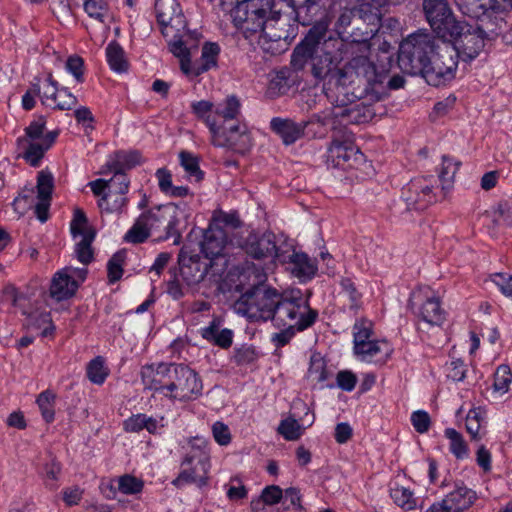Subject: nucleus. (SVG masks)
Returning <instances> with one entry per match:
<instances>
[{
	"instance_id": "nucleus-1",
	"label": "nucleus",
	"mask_w": 512,
	"mask_h": 512,
	"mask_svg": "<svg viewBox=\"0 0 512 512\" xmlns=\"http://www.w3.org/2000/svg\"><path fill=\"white\" fill-rule=\"evenodd\" d=\"M292 13L297 22L303 26L315 24L309 29L304 39L294 48L291 55V66L296 71H301L309 66L311 75L317 81L327 78L334 79L338 86V72L343 60L342 39L327 36L328 23L316 21L324 14L322 0H288Z\"/></svg>"
},
{
	"instance_id": "nucleus-2",
	"label": "nucleus",
	"mask_w": 512,
	"mask_h": 512,
	"mask_svg": "<svg viewBox=\"0 0 512 512\" xmlns=\"http://www.w3.org/2000/svg\"><path fill=\"white\" fill-rule=\"evenodd\" d=\"M267 275L255 270V283L251 285L233 305L234 311L251 321L272 320L274 325L296 323V313L306 310V300L300 290L279 293L265 284Z\"/></svg>"
},
{
	"instance_id": "nucleus-3",
	"label": "nucleus",
	"mask_w": 512,
	"mask_h": 512,
	"mask_svg": "<svg viewBox=\"0 0 512 512\" xmlns=\"http://www.w3.org/2000/svg\"><path fill=\"white\" fill-rule=\"evenodd\" d=\"M233 22L246 38L258 34V44L268 53L283 50L288 38V25L274 0H245L232 11Z\"/></svg>"
},
{
	"instance_id": "nucleus-4",
	"label": "nucleus",
	"mask_w": 512,
	"mask_h": 512,
	"mask_svg": "<svg viewBox=\"0 0 512 512\" xmlns=\"http://www.w3.org/2000/svg\"><path fill=\"white\" fill-rule=\"evenodd\" d=\"M182 214L179 207L173 203L158 206L142 213L128 230L124 239L129 243H143L151 231L165 232V239L174 238V244H179L181 234L178 230L179 216Z\"/></svg>"
},
{
	"instance_id": "nucleus-5",
	"label": "nucleus",
	"mask_w": 512,
	"mask_h": 512,
	"mask_svg": "<svg viewBox=\"0 0 512 512\" xmlns=\"http://www.w3.org/2000/svg\"><path fill=\"white\" fill-rule=\"evenodd\" d=\"M382 78V74L377 72L375 64L366 55H357L338 72V86L335 90H338L339 95L347 97L351 91L349 86L357 84L358 89L367 94L371 93V98L379 101L380 89H383Z\"/></svg>"
},
{
	"instance_id": "nucleus-6",
	"label": "nucleus",
	"mask_w": 512,
	"mask_h": 512,
	"mask_svg": "<svg viewBox=\"0 0 512 512\" xmlns=\"http://www.w3.org/2000/svg\"><path fill=\"white\" fill-rule=\"evenodd\" d=\"M198 46V34L194 32L184 40H177L171 45V53L179 59L180 69L188 78H195L217 67L220 47L215 42H206L202 47L199 60L191 62V53Z\"/></svg>"
},
{
	"instance_id": "nucleus-7",
	"label": "nucleus",
	"mask_w": 512,
	"mask_h": 512,
	"mask_svg": "<svg viewBox=\"0 0 512 512\" xmlns=\"http://www.w3.org/2000/svg\"><path fill=\"white\" fill-rule=\"evenodd\" d=\"M457 65V49L454 44L437 39L421 75L429 85H444L454 79Z\"/></svg>"
},
{
	"instance_id": "nucleus-8",
	"label": "nucleus",
	"mask_w": 512,
	"mask_h": 512,
	"mask_svg": "<svg viewBox=\"0 0 512 512\" xmlns=\"http://www.w3.org/2000/svg\"><path fill=\"white\" fill-rule=\"evenodd\" d=\"M435 45L436 40L428 34L410 35L400 44L399 67L410 75L421 74Z\"/></svg>"
},
{
	"instance_id": "nucleus-9",
	"label": "nucleus",
	"mask_w": 512,
	"mask_h": 512,
	"mask_svg": "<svg viewBox=\"0 0 512 512\" xmlns=\"http://www.w3.org/2000/svg\"><path fill=\"white\" fill-rule=\"evenodd\" d=\"M335 107L332 115L340 118L345 124H361L372 120L376 116V109L368 102V95L359 91L357 94L354 89L349 91L347 97L339 95L335 90Z\"/></svg>"
},
{
	"instance_id": "nucleus-10",
	"label": "nucleus",
	"mask_w": 512,
	"mask_h": 512,
	"mask_svg": "<svg viewBox=\"0 0 512 512\" xmlns=\"http://www.w3.org/2000/svg\"><path fill=\"white\" fill-rule=\"evenodd\" d=\"M155 12L170 51L174 42H177V40L185 41L194 33L186 29V19L176 0H156Z\"/></svg>"
},
{
	"instance_id": "nucleus-11",
	"label": "nucleus",
	"mask_w": 512,
	"mask_h": 512,
	"mask_svg": "<svg viewBox=\"0 0 512 512\" xmlns=\"http://www.w3.org/2000/svg\"><path fill=\"white\" fill-rule=\"evenodd\" d=\"M455 4L463 15L476 19L491 33H496L505 22L506 5L499 0H489L488 5L481 0H458Z\"/></svg>"
},
{
	"instance_id": "nucleus-12",
	"label": "nucleus",
	"mask_w": 512,
	"mask_h": 512,
	"mask_svg": "<svg viewBox=\"0 0 512 512\" xmlns=\"http://www.w3.org/2000/svg\"><path fill=\"white\" fill-rule=\"evenodd\" d=\"M239 115L226 120L211 133L212 144L224 147L240 154H245L252 147L250 133L245 124L238 120Z\"/></svg>"
},
{
	"instance_id": "nucleus-13",
	"label": "nucleus",
	"mask_w": 512,
	"mask_h": 512,
	"mask_svg": "<svg viewBox=\"0 0 512 512\" xmlns=\"http://www.w3.org/2000/svg\"><path fill=\"white\" fill-rule=\"evenodd\" d=\"M240 102L234 95L226 97L222 102L214 104L210 101L201 100L192 103L193 113L202 120L212 133L219 125L226 120L240 115Z\"/></svg>"
},
{
	"instance_id": "nucleus-14",
	"label": "nucleus",
	"mask_w": 512,
	"mask_h": 512,
	"mask_svg": "<svg viewBox=\"0 0 512 512\" xmlns=\"http://www.w3.org/2000/svg\"><path fill=\"white\" fill-rule=\"evenodd\" d=\"M202 392V382L197 373L183 364H174L166 397L180 401L197 398Z\"/></svg>"
},
{
	"instance_id": "nucleus-15",
	"label": "nucleus",
	"mask_w": 512,
	"mask_h": 512,
	"mask_svg": "<svg viewBox=\"0 0 512 512\" xmlns=\"http://www.w3.org/2000/svg\"><path fill=\"white\" fill-rule=\"evenodd\" d=\"M210 468V458L205 450H190L181 463V472L172 481L177 488L189 483L203 486L207 483V474Z\"/></svg>"
},
{
	"instance_id": "nucleus-16",
	"label": "nucleus",
	"mask_w": 512,
	"mask_h": 512,
	"mask_svg": "<svg viewBox=\"0 0 512 512\" xmlns=\"http://www.w3.org/2000/svg\"><path fill=\"white\" fill-rule=\"evenodd\" d=\"M423 9L431 28L441 37L460 33V22H457L447 0H424Z\"/></svg>"
},
{
	"instance_id": "nucleus-17",
	"label": "nucleus",
	"mask_w": 512,
	"mask_h": 512,
	"mask_svg": "<svg viewBox=\"0 0 512 512\" xmlns=\"http://www.w3.org/2000/svg\"><path fill=\"white\" fill-rule=\"evenodd\" d=\"M460 33L451 36L456 39L454 47L457 49V58L461 55L465 60H472L476 58L483 50L485 45V38L487 29H483L481 24H478L476 29H467L460 24Z\"/></svg>"
},
{
	"instance_id": "nucleus-18",
	"label": "nucleus",
	"mask_w": 512,
	"mask_h": 512,
	"mask_svg": "<svg viewBox=\"0 0 512 512\" xmlns=\"http://www.w3.org/2000/svg\"><path fill=\"white\" fill-rule=\"evenodd\" d=\"M174 363L145 365L141 369L142 383L146 389L166 396Z\"/></svg>"
},
{
	"instance_id": "nucleus-19",
	"label": "nucleus",
	"mask_w": 512,
	"mask_h": 512,
	"mask_svg": "<svg viewBox=\"0 0 512 512\" xmlns=\"http://www.w3.org/2000/svg\"><path fill=\"white\" fill-rule=\"evenodd\" d=\"M247 255L255 259H274L278 257L275 236L272 233L259 235L250 233L242 244Z\"/></svg>"
},
{
	"instance_id": "nucleus-20",
	"label": "nucleus",
	"mask_w": 512,
	"mask_h": 512,
	"mask_svg": "<svg viewBox=\"0 0 512 512\" xmlns=\"http://www.w3.org/2000/svg\"><path fill=\"white\" fill-rule=\"evenodd\" d=\"M363 159V154L351 142L333 140L328 147V160L335 167H353Z\"/></svg>"
},
{
	"instance_id": "nucleus-21",
	"label": "nucleus",
	"mask_w": 512,
	"mask_h": 512,
	"mask_svg": "<svg viewBox=\"0 0 512 512\" xmlns=\"http://www.w3.org/2000/svg\"><path fill=\"white\" fill-rule=\"evenodd\" d=\"M75 272L76 269L65 267L53 275L49 288L51 298L59 302L71 298L76 293L78 283L73 278Z\"/></svg>"
},
{
	"instance_id": "nucleus-22",
	"label": "nucleus",
	"mask_w": 512,
	"mask_h": 512,
	"mask_svg": "<svg viewBox=\"0 0 512 512\" xmlns=\"http://www.w3.org/2000/svg\"><path fill=\"white\" fill-rule=\"evenodd\" d=\"M311 121L296 122L290 118L274 117L270 121L271 130L278 135L283 144L291 145L301 139L305 134V129Z\"/></svg>"
},
{
	"instance_id": "nucleus-23",
	"label": "nucleus",
	"mask_w": 512,
	"mask_h": 512,
	"mask_svg": "<svg viewBox=\"0 0 512 512\" xmlns=\"http://www.w3.org/2000/svg\"><path fill=\"white\" fill-rule=\"evenodd\" d=\"M317 312L312 310L308 303L306 302V310L301 311V313H296L295 322L291 326L289 325H276L279 328H283L279 333H276L272 337V341L275 343L277 347H282L286 345L291 338L294 336L295 329L297 331H303L306 328L310 327L316 320Z\"/></svg>"
},
{
	"instance_id": "nucleus-24",
	"label": "nucleus",
	"mask_w": 512,
	"mask_h": 512,
	"mask_svg": "<svg viewBox=\"0 0 512 512\" xmlns=\"http://www.w3.org/2000/svg\"><path fill=\"white\" fill-rule=\"evenodd\" d=\"M227 245V233L222 226L210 224L200 242L201 252L206 258L214 259L223 255Z\"/></svg>"
},
{
	"instance_id": "nucleus-25",
	"label": "nucleus",
	"mask_w": 512,
	"mask_h": 512,
	"mask_svg": "<svg viewBox=\"0 0 512 512\" xmlns=\"http://www.w3.org/2000/svg\"><path fill=\"white\" fill-rule=\"evenodd\" d=\"M36 187L38 203L35 206V214L41 222H45L48 219V209L54 188V177L52 173L45 170L40 171L38 173Z\"/></svg>"
},
{
	"instance_id": "nucleus-26",
	"label": "nucleus",
	"mask_w": 512,
	"mask_h": 512,
	"mask_svg": "<svg viewBox=\"0 0 512 512\" xmlns=\"http://www.w3.org/2000/svg\"><path fill=\"white\" fill-rule=\"evenodd\" d=\"M476 492L463 483H456L455 488L443 499L447 512H463L476 501Z\"/></svg>"
},
{
	"instance_id": "nucleus-27",
	"label": "nucleus",
	"mask_w": 512,
	"mask_h": 512,
	"mask_svg": "<svg viewBox=\"0 0 512 512\" xmlns=\"http://www.w3.org/2000/svg\"><path fill=\"white\" fill-rule=\"evenodd\" d=\"M57 134V132H48L46 133V138H43L42 140H18L19 145L24 149L23 157L31 166L36 167L39 165L44 153L54 143Z\"/></svg>"
},
{
	"instance_id": "nucleus-28",
	"label": "nucleus",
	"mask_w": 512,
	"mask_h": 512,
	"mask_svg": "<svg viewBox=\"0 0 512 512\" xmlns=\"http://www.w3.org/2000/svg\"><path fill=\"white\" fill-rule=\"evenodd\" d=\"M180 278L188 286L201 282L208 273V264L201 262L198 258L188 259L179 257Z\"/></svg>"
},
{
	"instance_id": "nucleus-29",
	"label": "nucleus",
	"mask_w": 512,
	"mask_h": 512,
	"mask_svg": "<svg viewBox=\"0 0 512 512\" xmlns=\"http://www.w3.org/2000/svg\"><path fill=\"white\" fill-rule=\"evenodd\" d=\"M355 355L360 357L363 361H372L374 358L379 357V360L385 362L392 354L393 348L385 341L370 340L364 344L353 348Z\"/></svg>"
},
{
	"instance_id": "nucleus-30",
	"label": "nucleus",
	"mask_w": 512,
	"mask_h": 512,
	"mask_svg": "<svg viewBox=\"0 0 512 512\" xmlns=\"http://www.w3.org/2000/svg\"><path fill=\"white\" fill-rule=\"evenodd\" d=\"M290 263L292 264V274L301 281L310 280L317 272L316 261L305 253L294 252L290 256Z\"/></svg>"
},
{
	"instance_id": "nucleus-31",
	"label": "nucleus",
	"mask_w": 512,
	"mask_h": 512,
	"mask_svg": "<svg viewBox=\"0 0 512 512\" xmlns=\"http://www.w3.org/2000/svg\"><path fill=\"white\" fill-rule=\"evenodd\" d=\"M129 200L126 195L107 190L98 200L101 213L122 214Z\"/></svg>"
},
{
	"instance_id": "nucleus-32",
	"label": "nucleus",
	"mask_w": 512,
	"mask_h": 512,
	"mask_svg": "<svg viewBox=\"0 0 512 512\" xmlns=\"http://www.w3.org/2000/svg\"><path fill=\"white\" fill-rule=\"evenodd\" d=\"M201 335L207 341L224 349L229 348L232 344V331L229 329L219 330V324L216 320H213L209 326L202 328Z\"/></svg>"
},
{
	"instance_id": "nucleus-33",
	"label": "nucleus",
	"mask_w": 512,
	"mask_h": 512,
	"mask_svg": "<svg viewBox=\"0 0 512 512\" xmlns=\"http://www.w3.org/2000/svg\"><path fill=\"white\" fill-rule=\"evenodd\" d=\"M419 315L423 321L430 325H441L445 320V312L441 308L437 297L428 298L421 306Z\"/></svg>"
},
{
	"instance_id": "nucleus-34",
	"label": "nucleus",
	"mask_w": 512,
	"mask_h": 512,
	"mask_svg": "<svg viewBox=\"0 0 512 512\" xmlns=\"http://www.w3.org/2000/svg\"><path fill=\"white\" fill-rule=\"evenodd\" d=\"M142 161L141 154L138 151L116 152L114 158L107 162L110 171L124 172L139 165Z\"/></svg>"
},
{
	"instance_id": "nucleus-35",
	"label": "nucleus",
	"mask_w": 512,
	"mask_h": 512,
	"mask_svg": "<svg viewBox=\"0 0 512 512\" xmlns=\"http://www.w3.org/2000/svg\"><path fill=\"white\" fill-rule=\"evenodd\" d=\"M33 90L34 94L41 97V101L44 105L51 107L56 102L60 89H58L57 82L53 79L52 74L49 73L43 83V87L38 83H34Z\"/></svg>"
},
{
	"instance_id": "nucleus-36",
	"label": "nucleus",
	"mask_w": 512,
	"mask_h": 512,
	"mask_svg": "<svg viewBox=\"0 0 512 512\" xmlns=\"http://www.w3.org/2000/svg\"><path fill=\"white\" fill-rule=\"evenodd\" d=\"M107 62L115 72H125L128 69V62L125 59L122 47L115 41L108 44L106 48Z\"/></svg>"
},
{
	"instance_id": "nucleus-37",
	"label": "nucleus",
	"mask_w": 512,
	"mask_h": 512,
	"mask_svg": "<svg viewBox=\"0 0 512 512\" xmlns=\"http://www.w3.org/2000/svg\"><path fill=\"white\" fill-rule=\"evenodd\" d=\"M288 79L289 71L287 69H282L276 72L269 82L267 88V95L270 98H277L281 95L286 94L290 89Z\"/></svg>"
},
{
	"instance_id": "nucleus-38",
	"label": "nucleus",
	"mask_w": 512,
	"mask_h": 512,
	"mask_svg": "<svg viewBox=\"0 0 512 512\" xmlns=\"http://www.w3.org/2000/svg\"><path fill=\"white\" fill-rule=\"evenodd\" d=\"M86 373L92 383L97 385L103 384L109 375V370L105 366L103 357L97 356L92 359L87 365Z\"/></svg>"
},
{
	"instance_id": "nucleus-39",
	"label": "nucleus",
	"mask_w": 512,
	"mask_h": 512,
	"mask_svg": "<svg viewBox=\"0 0 512 512\" xmlns=\"http://www.w3.org/2000/svg\"><path fill=\"white\" fill-rule=\"evenodd\" d=\"M390 496L393 502L400 508L410 511L416 507V498L411 490L405 487L396 486L391 488Z\"/></svg>"
},
{
	"instance_id": "nucleus-40",
	"label": "nucleus",
	"mask_w": 512,
	"mask_h": 512,
	"mask_svg": "<svg viewBox=\"0 0 512 512\" xmlns=\"http://www.w3.org/2000/svg\"><path fill=\"white\" fill-rule=\"evenodd\" d=\"M409 190L417 194V197H408L407 200L418 204V208H424L427 204L435 201V197L432 194V187L429 185H422L420 182H413L411 183Z\"/></svg>"
},
{
	"instance_id": "nucleus-41",
	"label": "nucleus",
	"mask_w": 512,
	"mask_h": 512,
	"mask_svg": "<svg viewBox=\"0 0 512 512\" xmlns=\"http://www.w3.org/2000/svg\"><path fill=\"white\" fill-rule=\"evenodd\" d=\"M84 11L89 17L103 23L109 16V9L106 0H83Z\"/></svg>"
},
{
	"instance_id": "nucleus-42",
	"label": "nucleus",
	"mask_w": 512,
	"mask_h": 512,
	"mask_svg": "<svg viewBox=\"0 0 512 512\" xmlns=\"http://www.w3.org/2000/svg\"><path fill=\"white\" fill-rule=\"evenodd\" d=\"M56 395L50 390L43 391L37 397V404L41 411V414L47 423H50L54 420V404H55Z\"/></svg>"
},
{
	"instance_id": "nucleus-43",
	"label": "nucleus",
	"mask_w": 512,
	"mask_h": 512,
	"mask_svg": "<svg viewBox=\"0 0 512 512\" xmlns=\"http://www.w3.org/2000/svg\"><path fill=\"white\" fill-rule=\"evenodd\" d=\"M95 233L89 232L82 237V239L76 244L75 253L77 259L87 265L93 259V250L91 244L94 240Z\"/></svg>"
},
{
	"instance_id": "nucleus-44",
	"label": "nucleus",
	"mask_w": 512,
	"mask_h": 512,
	"mask_svg": "<svg viewBox=\"0 0 512 512\" xmlns=\"http://www.w3.org/2000/svg\"><path fill=\"white\" fill-rule=\"evenodd\" d=\"M343 297L349 301V309L358 311L361 307V293L358 292L355 284L349 278H344L340 282Z\"/></svg>"
},
{
	"instance_id": "nucleus-45",
	"label": "nucleus",
	"mask_w": 512,
	"mask_h": 512,
	"mask_svg": "<svg viewBox=\"0 0 512 512\" xmlns=\"http://www.w3.org/2000/svg\"><path fill=\"white\" fill-rule=\"evenodd\" d=\"M180 163L189 177H193L195 181H200L203 178V172L200 170L198 159L187 151H182L179 154Z\"/></svg>"
},
{
	"instance_id": "nucleus-46",
	"label": "nucleus",
	"mask_w": 512,
	"mask_h": 512,
	"mask_svg": "<svg viewBox=\"0 0 512 512\" xmlns=\"http://www.w3.org/2000/svg\"><path fill=\"white\" fill-rule=\"evenodd\" d=\"M308 374L309 377L316 382H324L330 377L326 362L319 355H313L311 357Z\"/></svg>"
},
{
	"instance_id": "nucleus-47",
	"label": "nucleus",
	"mask_w": 512,
	"mask_h": 512,
	"mask_svg": "<svg viewBox=\"0 0 512 512\" xmlns=\"http://www.w3.org/2000/svg\"><path fill=\"white\" fill-rule=\"evenodd\" d=\"M118 490L126 495L140 493L143 490L144 482L130 474L122 475L118 478Z\"/></svg>"
},
{
	"instance_id": "nucleus-48",
	"label": "nucleus",
	"mask_w": 512,
	"mask_h": 512,
	"mask_svg": "<svg viewBox=\"0 0 512 512\" xmlns=\"http://www.w3.org/2000/svg\"><path fill=\"white\" fill-rule=\"evenodd\" d=\"M442 167L439 173V179L442 183V190L448 191L454 181L455 174L458 170V163H453L451 159L443 156Z\"/></svg>"
},
{
	"instance_id": "nucleus-49",
	"label": "nucleus",
	"mask_w": 512,
	"mask_h": 512,
	"mask_svg": "<svg viewBox=\"0 0 512 512\" xmlns=\"http://www.w3.org/2000/svg\"><path fill=\"white\" fill-rule=\"evenodd\" d=\"M493 222L496 225L501 223L512 225V202L501 201L492 210Z\"/></svg>"
},
{
	"instance_id": "nucleus-50",
	"label": "nucleus",
	"mask_w": 512,
	"mask_h": 512,
	"mask_svg": "<svg viewBox=\"0 0 512 512\" xmlns=\"http://www.w3.org/2000/svg\"><path fill=\"white\" fill-rule=\"evenodd\" d=\"M302 430V426L293 418L282 420L278 427V432L287 440L298 439L302 434Z\"/></svg>"
},
{
	"instance_id": "nucleus-51",
	"label": "nucleus",
	"mask_w": 512,
	"mask_h": 512,
	"mask_svg": "<svg viewBox=\"0 0 512 512\" xmlns=\"http://www.w3.org/2000/svg\"><path fill=\"white\" fill-rule=\"evenodd\" d=\"M113 177L107 180V190H112L113 192L127 195L130 180L126 173L113 171Z\"/></svg>"
},
{
	"instance_id": "nucleus-52",
	"label": "nucleus",
	"mask_w": 512,
	"mask_h": 512,
	"mask_svg": "<svg viewBox=\"0 0 512 512\" xmlns=\"http://www.w3.org/2000/svg\"><path fill=\"white\" fill-rule=\"evenodd\" d=\"M124 253H115L107 264L108 279L110 283L118 281L123 275Z\"/></svg>"
},
{
	"instance_id": "nucleus-53",
	"label": "nucleus",
	"mask_w": 512,
	"mask_h": 512,
	"mask_svg": "<svg viewBox=\"0 0 512 512\" xmlns=\"http://www.w3.org/2000/svg\"><path fill=\"white\" fill-rule=\"evenodd\" d=\"M354 347H358L365 342L370 341L372 335V324L369 321L361 320L355 323L354 327Z\"/></svg>"
},
{
	"instance_id": "nucleus-54",
	"label": "nucleus",
	"mask_w": 512,
	"mask_h": 512,
	"mask_svg": "<svg viewBox=\"0 0 512 512\" xmlns=\"http://www.w3.org/2000/svg\"><path fill=\"white\" fill-rule=\"evenodd\" d=\"M511 381L512 374L510 367L507 365H500L494 374V389L496 391L506 392Z\"/></svg>"
},
{
	"instance_id": "nucleus-55",
	"label": "nucleus",
	"mask_w": 512,
	"mask_h": 512,
	"mask_svg": "<svg viewBox=\"0 0 512 512\" xmlns=\"http://www.w3.org/2000/svg\"><path fill=\"white\" fill-rule=\"evenodd\" d=\"M70 229L74 237H84L85 234L93 232L87 227V217L84 212L80 209L75 210L73 219L70 224Z\"/></svg>"
},
{
	"instance_id": "nucleus-56",
	"label": "nucleus",
	"mask_w": 512,
	"mask_h": 512,
	"mask_svg": "<svg viewBox=\"0 0 512 512\" xmlns=\"http://www.w3.org/2000/svg\"><path fill=\"white\" fill-rule=\"evenodd\" d=\"M491 282H493L501 291V293L512 298V275L508 273H494L489 276Z\"/></svg>"
},
{
	"instance_id": "nucleus-57",
	"label": "nucleus",
	"mask_w": 512,
	"mask_h": 512,
	"mask_svg": "<svg viewBox=\"0 0 512 512\" xmlns=\"http://www.w3.org/2000/svg\"><path fill=\"white\" fill-rule=\"evenodd\" d=\"M65 68L73 75L77 82L82 83L84 81V61L80 56L73 55L68 57Z\"/></svg>"
},
{
	"instance_id": "nucleus-58",
	"label": "nucleus",
	"mask_w": 512,
	"mask_h": 512,
	"mask_svg": "<svg viewBox=\"0 0 512 512\" xmlns=\"http://www.w3.org/2000/svg\"><path fill=\"white\" fill-rule=\"evenodd\" d=\"M78 100L75 95L68 91L67 88H61L57 95V100L53 104V108L59 110H70L76 106Z\"/></svg>"
},
{
	"instance_id": "nucleus-59",
	"label": "nucleus",
	"mask_w": 512,
	"mask_h": 512,
	"mask_svg": "<svg viewBox=\"0 0 512 512\" xmlns=\"http://www.w3.org/2000/svg\"><path fill=\"white\" fill-rule=\"evenodd\" d=\"M45 121L40 118L36 121H33L26 129V135L19 140L23 141H33V140H42L46 138V134H44Z\"/></svg>"
},
{
	"instance_id": "nucleus-60",
	"label": "nucleus",
	"mask_w": 512,
	"mask_h": 512,
	"mask_svg": "<svg viewBox=\"0 0 512 512\" xmlns=\"http://www.w3.org/2000/svg\"><path fill=\"white\" fill-rule=\"evenodd\" d=\"M411 422L414 429L418 433H425L429 430L431 425V418L424 410H417L411 415Z\"/></svg>"
},
{
	"instance_id": "nucleus-61",
	"label": "nucleus",
	"mask_w": 512,
	"mask_h": 512,
	"mask_svg": "<svg viewBox=\"0 0 512 512\" xmlns=\"http://www.w3.org/2000/svg\"><path fill=\"white\" fill-rule=\"evenodd\" d=\"M447 377L453 381H463L466 376V365L460 359L451 360L450 363L447 364Z\"/></svg>"
},
{
	"instance_id": "nucleus-62",
	"label": "nucleus",
	"mask_w": 512,
	"mask_h": 512,
	"mask_svg": "<svg viewBox=\"0 0 512 512\" xmlns=\"http://www.w3.org/2000/svg\"><path fill=\"white\" fill-rule=\"evenodd\" d=\"M212 433L215 441L220 446H227L231 442V433L227 425L217 421L212 426Z\"/></svg>"
},
{
	"instance_id": "nucleus-63",
	"label": "nucleus",
	"mask_w": 512,
	"mask_h": 512,
	"mask_svg": "<svg viewBox=\"0 0 512 512\" xmlns=\"http://www.w3.org/2000/svg\"><path fill=\"white\" fill-rule=\"evenodd\" d=\"M337 386L347 392L352 391L357 383L356 375L348 370H343L337 373L336 376Z\"/></svg>"
},
{
	"instance_id": "nucleus-64",
	"label": "nucleus",
	"mask_w": 512,
	"mask_h": 512,
	"mask_svg": "<svg viewBox=\"0 0 512 512\" xmlns=\"http://www.w3.org/2000/svg\"><path fill=\"white\" fill-rule=\"evenodd\" d=\"M210 224H216L219 226H231L233 228H237L240 226L241 222L239 217L235 213H219L213 217V220Z\"/></svg>"
}]
</instances>
